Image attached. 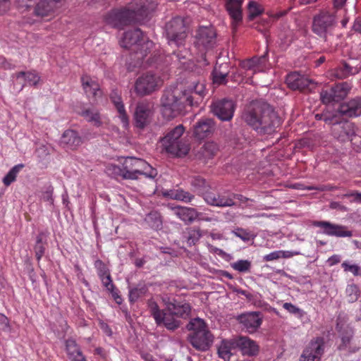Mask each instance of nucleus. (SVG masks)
Segmentation results:
<instances>
[{
  "instance_id": "9d476101",
  "label": "nucleus",
  "mask_w": 361,
  "mask_h": 361,
  "mask_svg": "<svg viewBox=\"0 0 361 361\" xmlns=\"http://www.w3.org/2000/svg\"><path fill=\"white\" fill-rule=\"evenodd\" d=\"M154 114L153 106L149 102H138L133 114L135 126L140 130L145 129L152 122Z\"/></svg>"
},
{
  "instance_id": "b1692460",
  "label": "nucleus",
  "mask_w": 361,
  "mask_h": 361,
  "mask_svg": "<svg viewBox=\"0 0 361 361\" xmlns=\"http://www.w3.org/2000/svg\"><path fill=\"white\" fill-rule=\"evenodd\" d=\"M339 114L346 117H357L361 115V97H355L342 103L338 109Z\"/></svg>"
},
{
  "instance_id": "f8f14e48",
  "label": "nucleus",
  "mask_w": 361,
  "mask_h": 361,
  "mask_svg": "<svg viewBox=\"0 0 361 361\" xmlns=\"http://www.w3.org/2000/svg\"><path fill=\"white\" fill-rule=\"evenodd\" d=\"M147 307L158 326L164 324L167 329L171 331H174L180 326V322L174 318L167 317L164 310L159 309L158 304L153 299L148 300Z\"/></svg>"
},
{
  "instance_id": "de8ad7c7",
  "label": "nucleus",
  "mask_w": 361,
  "mask_h": 361,
  "mask_svg": "<svg viewBox=\"0 0 361 361\" xmlns=\"http://www.w3.org/2000/svg\"><path fill=\"white\" fill-rule=\"evenodd\" d=\"M231 267L239 272H247L250 269L251 262L246 259H240L232 263Z\"/></svg>"
},
{
  "instance_id": "338daca9",
  "label": "nucleus",
  "mask_w": 361,
  "mask_h": 361,
  "mask_svg": "<svg viewBox=\"0 0 361 361\" xmlns=\"http://www.w3.org/2000/svg\"><path fill=\"white\" fill-rule=\"evenodd\" d=\"M9 8L8 0H0V14L6 13Z\"/></svg>"
},
{
  "instance_id": "c9c22d12",
  "label": "nucleus",
  "mask_w": 361,
  "mask_h": 361,
  "mask_svg": "<svg viewBox=\"0 0 361 361\" xmlns=\"http://www.w3.org/2000/svg\"><path fill=\"white\" fill-rule=\"evenodd\" d=\"M87 122L93 123L95 126L99 127L102 125L101 116L99 112L93 109H83L80 114Z\"/></svg>"
},
{
  "instance_id": "412c9836",
  "label": "nucleus",
  "mask_w": 361,
  "mask_h": 361,
  "mask_svg": "<svg viewBox=\"0 0 361 361\" xmlns=\"http://www.w3.org/2000/svg\"><path fill=\"white\" fill-rule=\"evenodd\" d=\"M171 210L173 214L178 218L181 219L186 224L192 223L195 219H200V213L198 212L195 208L186 207H172ZM206 221H210V218L202 219Z\"/></svg>"
},
{
  "instance_id": "f704fd0d",
  "label": "nucleus",
  "mask_w": 361,
  "mask_h": 361,
  "mask_svg": "<svg viewBox=\"0 0 361 361\" xmlns=\"http://www.w3.org/2000/svg\"><path fill=\"white\" fill-rule=\"evenodd\" d=\"M202 236V231L199 227H190L186 228L184 238L188 246L195 245Z\"/></svg>"
},
{
  "instance_id": "37998d69",
  "label": "nucleus",
  "mask_w": 361,
  "mask_h": 361,
  "mask_svg": "<svg viewBox=\"0 0 361 361\" xmlns=\"http://www.w3.org/2000/svg\"><path fill=\"white\" fill-rule=\"evenodd\" d=\"M66 350L68 358H71L75 355H78L82 353L80 346L77 344L76 341L72 338L66 340Z\"/></svg>"
},
{
  "instance_id": "6ab92c4d",
  "label": "nucleus",
  "mask_w": 361,
  "mask_h": 361,
  "mask_svg": "<svg viewBox=\"0 0 361 361\" xmlns=\"http://www.w3.org/2000/svg\"><path fill=\"white\" fill-rule=\"evenodd\" d=\"M216 33L213 27H200L196 35L195 44L198 47L208 49L216 44Z\"/></svg>"
},
{
  "instance_id": "79ce46f5",
  "label": "nucleus",
  "mask_w": 361,
  "mask_h": 361,
  "mask_svg": "<svg viewBox=\"0 0 361 361\" xmlns=\"http://www.w3.org/2000/svg\"><path fill=\"white\" fill-rule=\"evenodd\" d=\"M226 66L221 65L219 66H216L212 73L213 75V82L217 85H224L226 83V77L228 75V72L224 70Z\"/></svg>"
},
{
  "instance_id": "bb28decb",
  "label": "nucleus",
  "mask_w": 361,
  "mask_h": 361,
  "mask_svg": "<svg viewBox=\"0 0 361 361\" xmlns=\"http://www.w3.org/2000/svg\"><path fill=\"white\" fill-rule=\"evenodd\" d=\"M288 87L293 90L303 91L312 81L297 72L288 74L286 80Z\"/></svg>"
},
{
  "instance_id": "864d4df0",
  "label": "nucleus",
  "mask_w": 361,
  "mask_h": 361,
  "mask_svg": "<svg viewBox=\"0 0 361 361\" xmlns=\"http://www.w3.org/2000/svg\"><path fill=\"white\" fill-rule=\"evenodd\" d=\"M94 267L96 268L98 274H110L109 269L107 268L106 264L100 259H97L94 262Z\"/></svg>"
},
{
  "instance_id": "473e14b6",
  "label": "nucleus",
  "mask_w": 361,
  "mask_h": 361,
  "mask_svg": "<svg viewBox=\"0 0 361 361\" xmlns=\"http://www.w3.org/2000/svg\"><path fill=\"white\" fill-rule=\"evenodd\" d=\"M189 91L190 92H188V94L195 97V99L193 100L194 105H197L206 94L204 82L203 80L195 82L192 86L190 87Z\"/></svg>"
},
{
  "instance_id": "a18cd8bd",
  "label": "nucleus",
  "mask_w": 361,
  "mask_h": 361,
  "mask_svg": "<svg viewBox=\"0 0 361 361\" xmlns=\"http://www.w3.org/2000/svg\"><path fill=\"white\" fill-rule=\"evenodd\" d=\"M248 18L253 20L257 16L262 14L264 11L263 7L255 1H250L247 5Z\"/></svg>"
},
{
  "instance_id": "052dcab7",
  "label": "nucleus",
  "mask_w": 361,
  "mask_h": 361,
  "mask_svg": "<svg viewBox=\"0 0 361 361\" xmlns=\"http://www.w3.org/2000/svg\"><path fill=\"white\" fill-rule=\"evenodd\" d=\"M281 253V258H290L295 255H300V252L299 251H283L280 250Z\"/></svg>"
},
{
  "instance_id": "423d86ee",
  "label": "nucleus",
  "mask_w": 361,
  "mask_h": 361,
  "mask_svg": "<svg viewBox=\"0 0 361 361\" xmlns=\"http://www.w3.org/2000/svg\"><path fill=\"white\" fill-rule=\"evenodd\" d=\"M185 132V127L180 124L171 130L161 139L165 150L176 157L185 156L189 150V145L183 141L181 136Z\"/></svg>"
},
{
  "instance_id": "c03bdc74",
  "label": "nucleus",
  "mask_w": 361,
  "mask_h": 361,
  "mask_svg": "<svg viewBox=\"0 0 361 361\" xmlns=\"http://www.w3.org/2000/svg\"><path fill=\"white\" fill-rule=\"evenodd\" d=\"M190 185L193 188L194 192L202 194L208 186L204 178L200 176H195L192 178Z\"/></svg>"
},
{
  "instance_id": "09e8293b",
  "label": "nucleus",
  "mask_w": 361,
  "mask_h": 361,
  "mask_svg": "<svg viewBox=\"0 0 361 361\" xmlns=\"http://www.w3.org/2000/svg\"><path fill=\"white\" fill-rule=\"evenodd\" d=\"M344 271L351 272L354 276H361V268L357 264H349L347 262H343L341 264Z\"/></svg>"
},
{
  "instance_id": "58836bf2",
  "label": "nucleus",
  "mask_w": 361,
  "mask_h": 361,
  "mask_svg": "<svg viewBox=\"0 0 361 361\" xmlns=\"http://www.w3.org/2000/svg\"><path fill=\"white\" fill-rule=\"evenodd\" d=\"M148 291V288L145 284L139 283L136 287L130 289L129 290V301L134 303L139 298L145 295Z\"/></svg>"
},
{
  "instance_id": "bf43d9fd",
  "label": "nucleus",
  "mask_w": 361,
  "mask_h": 361,
  "mask_svg": "<svg viewBox=\"0 0 361 361\" xmlns=\"http://www.w3.org/2000/svg\"><path fill=\"white\" fill-rule=\"evenodd\" d=\"M283 307L288 312L293 314H298L300 312V310L290 302H285L283 305Z\"/></svg>"
},
{
  "instance_id": "39448f33",
  "label": "nucleus",
  "mask_w": 361,
  "mask_h": 361,
  "mask_svg": "<svg viewBox=\"0 0 361 361\" xmlns=\"http://www.w3.org/2000/svg\"><path fill=\"white\" fill-rule=\"evenodd\" d=\"M121 163L123 166V179L125 180H137L141 175L154 179L158 174L156 169L142 159L127 157Z\"/></svg>"
},
{
  "instance_id": "49530a36",
  "label": "nucleus",
  "mask_w": 361,
  "mask_h": 361,
  "mask_svg": "<svg viewBox=\"0 0 361 361\" xmlns=\"http://www.w3.org/2000/svg\"><path fill=\"white\" fill-rule=\"evenodd\" d=\"M43 233H40L36 238V244L34 247L35 257L37 260L39 262L42 257L44 255L45 252V243H43Z\"/></svg>"
},
{
  "instance_id": "4d7b16f0",
  "label": "nucleus",
  "mask_w": 361,
  "mask_h": 361,
  "mask_svg": "<svg viewBox=\"0 0 361 361\" xmlns=\"http://www.w3.org/2000/svg\"><path fill=\"white\" fill-rule=\"evenodd\" d=\"M102 283L108 291L112 290L115 287L111 279V274H108L106 277L102 279Z\"/></svg>"
},
{
  "instance_id": "72a5a7b5",
  "label": "nucleus",
  "mask_w": 361,
  "mask_h": 361,
  "mask_svg": "<svg viewBox=\"0 0 361 361\" xmlns=\"http://www.w3.org/2000/svg\"><path fill=\"white\" fill-rule=\"evenodd\" d=\"M55 6L53 2H49L47 0H40L36 4L34 9V13L37 16H48L54 12Z\"/></svg>"
},
{
  "instance_id": "20e7f679",
  "label": "nucleus",
  "mask_w": 361,
  "mask_h": 361,
  "mask_svg": "<svg viewBox=\"0 0 361 361\" xmlns=\"http://www.w3.org/2000/svg\"><path fill=\"white\" fill-rule=\"evenodd\" d=\"M186 327L191 331L188 340L193 348L200 351H206L210 348L214 336L203 319L198 317L191 319Z\"/></svg>"
},
{
  "instance_id": "69168bd1",
  "label": "nucleus",
  "mask_w": 361,
  "mask_h": 361,
  "mask_svg": "<svg viewBox=\"0 0 361 361\" xmlns=\"http://www.w3.org/2000/svg\"><path fill=\"white\" fill-rule=\"evenodd\" d=\"M24 165L20 164H18V165H16L15 166H13L9 171V174L11 175V176L14 178V180H16V178L17 176V174L20 171V170L23 168Z\"/></svg>"
},
{
  "instance_id": "7ed1b4c3",
  "label": "nucleus",
  "mask_w": 361,
  "mask_h": 361,
  "mask_svg": "<svg viewBox=\"0 0 361 361\" xmlns=\"http://www.w3.org/2000/svg\"><path fill=\"white\" fill-rule=\"evenodd\" d=\"M154 8V4L145 1L134 9L125 8L111 11L104 16V20L106 24L114 27L121 28L142 21Z\"/></svg>"
},
{
  "instance_id": "4468645a",
  "label": "nucleus",
  "mask_w": 361,
  "mask_h": 361,
  "mask_svg": "<svg viewBox=\"0 0 361 361\" xmlns=\"http://www.w3.org/2000/svg\"><path fill=\"white\" fill-rule=\"evenodd\" d=\"M335 21L334 16L327 11H322L314 16L312 24L313 32L326 40V32Z\"/></svg>"
},
{
  "instance_id": "6e6552de",
  "label": "nucleus",
  "mask_w": 361,
  "mask_h": 361,
  "mask_svg": "<svg viewBox=\"0 0 361 361\" xmlns=\"http://www.w3.org/2000/svg\"><path fill=\"white\" fill-rule=\"evenodd\" d=\"M165 31L170 44L177 47L183 45L188 33V27L185 20L180 17H175L166 23Z\"/></svg>"
},
{
  "instance_id": "0e129e2a",
  "label": "nucleus",
  "mask_w": 361,
  "mask_h": 361,
  "mask_svg": "<svg viewBox=\"0 0 361 361\" xmlns=\"http://www.w3.org/2000/svg\"><path fill=\"white\" fill-rule=\"evenodd\" d=\"M24 165L20 164H18V165H16L15 166H13L9 171V174L11 175V176L14 178V180H16V178L17 176V174L20 171V170L23 168Z\"/></svg>"
},
{
  "instance_id": "680f3d73",
  "label": "nucleus",
  "mask_w": 361,
  "mask_h": 361,
  "mask_svg": "<svg viewBox=\"0 0 361 361\" xmlns=\"http://www.w3.org/2000/svg\"><path fill=\"white\" fill-rule=\"evenodd\" d=\"M114 298L116 302L118 305H121L123 302V299L121 295L118 294V291L116 290V287L114 288L112 290H109Z\"/></svg>"
},
{
  "instance_id": "2eb2a0df",
  "label": "nucleus",
  "mask_w": 361,
  "mask_h": 361,
  "mask_svg": "<svg viewBox=\"0 0 361 361\" xmlns=\"http://www.w3.org/2000/svg\"><path fill=\"white\" fill-rule=\"evenodd\" d=\"M324 350V338L312 340L303 350L300 361H320Z\"/></svg>"
},
{
  "instance_id": "1a4fd4ad",
  "label": "nucleus",
  "mask_w": 361,
  "mask_h": 361,
  "mask_svg": "<svg viewBox=\"0 0 361 361\" xmlns=\"http://www.w3.org/2000/svg\"><path fill=\"white\" fill-rule=\"evenodd\" d=\"M163 82L159 75L147 72L136 80L135 91L140 96L148 95L159 90Z\"/></svg>"
},
{
  "instance_id": "6e6d98bb",
  "label": "nucleus",
  "mask_w": 361,
  "mask_h": 361,
  "mask_svg": "<svg viewBox=\"0 0 361 361\" xmlns=\"http://www.w3.org/2000/svg\"><path fill=\"white\" fill-rule=\"evenodd\" d=\"M37 0H17V4L19 8H29L33 6Z\"/></svg>"
},
{
  "instance_id": "e2e57ef3",
  "label": "nucleus",
  "mask_w": 361,
  "mask_h": 361,
  "mask_svg": "<svg viewBox=\"0 0 361 361\" xmlns=\"http://www.w3.org/2000/svg\"><path fill=\"white\" fill-rule=\"evenodd\" d=\"M24 165L20 164H18V165H16L15 166H13L9 171V174L11 175V176L14 178V180H16V178L17 176V174L20 171V170L23 168Z\"/></svg>"
},
{
  "instance_id": "f3484780",
  "label": "nucleus",
  "mask_w": 361,
  "mask_h": 361,
  "mask_svg": "<svg viewBox=\"0 0 361 361\" xmlns=\"http://www.w3.org/2000/svg\"><path fill=\"white\" fill-rule=\"evenodd\" d=\"M312 225L323 228V233L327 235L339 238L353 236V232L347 230L345 226L334 224L325 221H314L312 222Z\"/></svg>"
},
{
  "instance_id": "5701e85b",
  "label": "nucleus",
  "mask_w": 361,
  "mask_h": 361,
  "mask_svg": "<svg viewBox=\"0 0 361 361\" xmlns=\"http://www.w3.org/2000/svg\"><path fill=\"white\" fill-rule=\"evenodd\" d=\"M235 339L236 348L243 355L253 357L258 355L259 346L255 341L246 336H239Z\"/></svg>"
},
{
  "instance_id": "13d9d810",
  "label": "nucleus",
  "mask_w": 361,
  "mask_h": 361,
  "mask_svg": "<svg viewBox=\"0 0 361 361\" xmlns=\"http://www.w3.org/2000/svg\"><path fill=\"white\" fill-rule=\"evenodd\" d=\"M280 253H281L280 250L272 252L264 256L263 259L265 262H269V261L279 259L281 258Z\"/></svg>"
},
{
  "instance_id": "393cba45",
  "label": "nucleus",
  "mask_w": 361,
  "mask_h": 361,
  "mask_svg": "<svg viewBox=\"0 0 361 361\" xmlns=\"http://www.w3.org/2000/svg\"><path fill=\"white\" fill-rule=\"evenodd\" d=\"M82 138L78 132L73 130H65L61 137L60 145L69 150H75L82 144Z\"/></svg>"
},
{
  "instance_id": "603ef678",
  "label": "nucleus",
  "mask_w": 361,
  "mask_h": 361,
  "mask_svg": "<svg viewBox=\"0 0 361 361\" xmlns=\"http://www.w3.org/2000/svg\"><path fill=\"white\" fill-rule=\"evenodd\" d=\"M342 131L348 138L355 135L354 125L350 123H345L341 126Z\"/></svg>"
},
{
  "instance_id": "8fccbe9b",
  "label": "nucleus",
  "mask_w": 361,
  "mask_h": 361,
  "mask_svg": "<svg viewBox=\"0 0 361 361\" xmlns=\"http://www.w3.org/2000/svg\"><path fill=\"white\" fill-rule=\"evenodd\" d=\"M107 171L114 177H121L123 178V166L121 167L116 164H110L107 166Z\"/></svg>"
},
{
  "instance_id": "c85d7f7f",
  "label": "nucleus",
  "mask_w": 361,
  "mask_h": 361,
  "mask_svg": "<svg viewBox=\"0 0 361 361\" xmlns=\"http://www.w3.org/2000/svg\"><path fill=\"white\" fill-rule=\"evenodd\" d=\"M82 87L88 96L92 95L93 97H99L102 95L99 84L92 80L89 76L84 75L81 78Z\"/></svg>"
},
{
  "instance_id": "a19ab883",
  "label": "nucleus",
  "mask_w": 361,
  "mask_h": 361,
  "mask_svg": "<svg viewBox=\"0 0 361 361\" xmlns=\"http://www.w3.org/2000/svg\"><path fill=\"white\" fill-rule=\"evenodd\" d=\"M16 77L17 80L20 78H23L24 80H26L30 85H37L39 80L40 77L35 71H20L16 73Z\"/></svg>"
},
{
  "instance_id": "4c0bfd02",
  "label": "nucleus",
  "mask_w": 361,
  "mask_h": 361,
  "mask_svg": "<svg viewBox=\"0 0 361 361\" xmlns=\"http://www.w3.org/2000/svg\"><path fill=\"white\" fill-rule=\"evenodd\" d=\"M265 56L252 57L240 62V66L245 70H253L254 72L259 70V66L264 60Z\"/></svg>"
},
{
  "instance_id": "f03ea898",
  "label": "nucleus",
  "mask_w": 361,
  "mask_h": 361,
  "mask_svg": "<svg viewBox=\"0 0 361 361\" xmlns=\"http://www.w3.org/2000/svg\"><path fill=\"white\" fill-rule=\"evenodd\" d=\"M195 97L189 95L186 90L178 86H170L163 92L161 98V111L162 116L169 120L181 115L186 104L193 106Z\"/></svg>"
},
{
  "instance_id": "ddd939ff",
  "label": "nucleus",
  "mask_w": 361,
  "mask_h": 361,
  "mask_svg": "<svg viewBox=\"0 0 361 361\" xmlns=\"http://www.w3.org/2000/svg\"><path fill=\"white\" fill-rule=\"evenodd\" d=\"M166 310L171 316L187 319L191 312V306L186 301H179L175 298H164L163 300Z\"/></svg>"
},
{
  "instance_id": "3c124183",
  "label": "nucleus",
  "mask_w": 361,
  "mask_h": 361,
  "mask_svg": "<svg viewBox=\"0 0 361 361\" xmlns=\"http://www.w3.org/2000/svg\"><path fill=\"white\" fill-rule=\"evenodd\" d=\"M233 233L245 242L249 241L251 239L250 233L247 230L241 228H236L233 231Z\"/></svg>"
},
{
  "instance_id": "e433bc0d",
  "label": "nucleus",
  "mask_w": 361,
  "mask_h": 361,
  "mask_svg": "<svg viewBox=\"0 0 361 361\" xmlns=\"http://www.w3.org/2000/svg\"><path fill=\"white\" fill-rule=\"evenodd\" d=\"M358 72L357 68L350 66L348 63L343 62L335 71V75L338 79H344Z\"/></svg>"
},
{
  "instance_id": "a878e982",
  "label": "nucleus",
  "mask_w": 361,
  "mask_h": 361,
  "mask_svg": "<svg viewBox=\"0 0 361 361\" xmlns=\"http://www.w3.org/2000/svg\"><path fill=\"white\" fill-rule=\"evenodd\" d=\"M242 0H226V10L232 19V26L235 29L243 19Z\"/></svg>"
},
{
  "instance_id": "9b49d317",
  "label": "nucleus",
  "mask_w": 361,
  "mask_h": 361,
  "mask_svg": "<svg viewBox=\"0 0 361 361\" xmlns=\"http://www.w3.org/2000/svg\"><path fill=\"white\" fill-rule=\"evenodd\" d=\"M350 89L351 86L347 82L335 84L320 92L321 101L324 104L338 102L347 97Z\"/></svg>"
},
{
  "instance_id": "4be33fe9",
  "label": "nucleus",
  "mask_w": 361,
  "mask_h": 361,
  "mask_svg": "<svg viewBox=\"0 0 361 361\" xmlns=\"http://www.w3.org/2000/svg\"><path fill=\"white\" fill-rule=\"evenodd\" d=\"M215 128L212 118H202L193 126V136L197 140H203L211 135Z\"/></svg>"
},
{
  "instance_id": "dca6fc26",
  "label": "nucleus",
  "mask_w": 361,
  "mask_h": 361,
  "mask_svg": "<svg viewBox=\"0 0 361 361\" xmlns=\"http://www.w3.org/2000/svg\"><path fill=\"white\" fill-rule=\"evenodd\" d=\"M212 111L221 121L232 119L235 111V104L232 100L223 99L211 105Z\"/></svg>"
},
{
  "instance_id": "cd10ccee",
  "label": "nucleus",
  "mask_w": 361,
  "mask_h": 361,
  "mask_svg": "<svg viewBox=\"0 0 361 361\" xmlns=\"http://www.w3.org/2000/svg\"><path fill=\"white\" fill-rule=\"evenodd\" d=\"M110 99L119 113V118L123 126H128V116L126 111L121 94L116 90H113L110 94Z\"/></svg>"
},
{
  "instance_id": "774afa93",
  "label": "nucleus",
  "mask_w": 361,
  "mask_h": 361,
  "mask_svg": "<svg viewBox=\"0 0 361 361\" xmlns=\"http://www.w3.org/2000/svg\"><path fill=\"white\" fill-rule=\"evenodd\" d=\"M345 197H353V201L361 203V192H355L345 195Z\"/></svg>"
},
{
  "instance_id": "f257e3e1",
  "label": "nucleus",
  "mask_w": 361,
  "mask_h": 361,
  "mask_svg": "<svg viewBox=\"0 0 361 361\" xmlns=\"http://www.w3.org/2000/svg\"><path fill=\"white\" fill-rule=\"evenodd\" d=\"M243 119L260 135L271 134L281 125V118L267 103L253 101L245 108Z\"/></svg>"
},
{
  "instance_id": "a211bd4d",
  "label": "nucleus",
  "mask_w": 361,
  "mask_h": 361,
  "mask_svg": "<svg viewBox=\"0 0 361 361\" xmlns=\"http://www.w3.org/2000/svg\"><path fill=\"white\" fill-rule=\"evenodd\" d=\"M204 200L211 205L218 207H226L235 206V202L231 197V192L225 191L223 192L216 193L208 192L204 194Z\"/></svg>"
},
{
  "instance_id": "5fc2aeb1",
  "label": "nucleus",
  "mask_w": 361,
  "mask_h": 361,
  "mask_svg": "<svg viewBox=\"0 0 361 361\" xmlns=\"http://www.w3.org/2000/svg\"><path fill=\"white\" fill-rule=\"evenodd\" d=\"M52 195L53 188L51 186H49L46 191L43 192L42 195V198L43 199V200L46 202H49L52 204L54 202Z\"/></svg>"
},
{
  "instance_id": "7c9ffc66",
  "label": "nucleus",
  "mask_w": 361,
  "mask_h": 361,
  "mask_svg": "<svg viewBox=\"0 0 361 361\" xmlns=\"http://www.w3.org/2000/svg\"><path fill=\"white\" fill-rule=\"evenodd\" d=\"M236 348L235 338L222 341L218 348L219 356L225 361H229L233 354L232 351Z\"/></svg>"
},
{
  "instance_id": "0eeeda50",
  "label": "nucleus",
  "mask_w": 361,
  "mask_h": 361,
  "mask_svg": "<svg viewBox=\"0 0 361 361\" xmlns=\"http://www.w3.org/2000/svg\"><path fill=\"white\" fill-rule=\"evenodd\" d=\"M142 41H144L142 32L140 29L136 28L125 32L120 44L122 47L126 49H130L133 46L136 48L141 47L139 50L137 49L134 50L137 55V59H142L147 56V49L152 45V41H147L143 44H141Z\"/></svg>"
},
{
  "instance_id": "2f4dec72",
  "label": "nucleus",
  "mask_w": 361,
  "mask_h": 361,
  "mask_svg": "<svg viewBox=\"0 0 361 361\" xmlns=\"http://www.w3.org/2000/svg\"><path fill=\"white\" fill-rule=\"evenodd\" d=\"M218 150V146L215 142H207L197 151V157L200 159H210L215 156Z\"/></svg>"
},
{
  "instance_id": "aec40b11",
  "label": "nucleus",
  "mask_w": 361,
  "mask_h": 361,
  "mask_svg": "<svg viewBox=\"0 0 361 361\" xmlns=\"http://www.w3.org/2000/svg\"><path fill=\"white\" fill-rule=\"evenodd\" d=\"M240 324H241L247 331L249 333L255 332L260 326L262 319L258 312H251L242 314L237 318Z\"/></svg>"
},
{
  "instance_id": "c756f323",
  "label": "nucleus",
  "mask_w": 361,
  "mask_h": 361,
  "mask_svg": "<svg viewBox=\"0 0 361 361\" xmlns=\"http://www.w3.org/2000/svg\"><path fill=\"white\" fill-rule=\"evenodd\" d=\"M163 196L171 200L182 201L184 202H190L195 197L193 195L189 192L185 191L182 189L178 190H168L162 192Z\"/></svg>"
},
{
  "instance_id": "ea45409f",
  "label": "nucleus",
  "mask_w": 361,
  "mask_h": 361,
  "mask_svg": "<svg viewBox=\"0 0 361 361\" xmlns=\"http://www.w3.org/2000/svg\"><path fill=\"white\" fill-rule=\"evenodd\" d=\"M145 222L152 228L155 230L161 229L162 227V220L161 215L157 212H152L149 213L145 219Z\"/></svg>"
}]
</instances>
